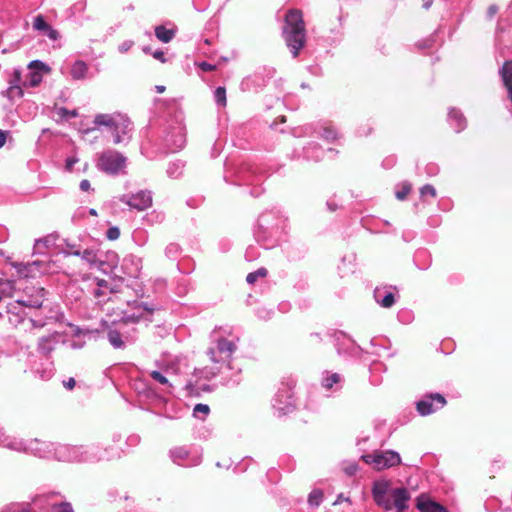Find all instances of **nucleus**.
<instances>
[{"instance_id":"f257e3e1","label":"nucleus","mask_w":512,"mask_h":512,"mask_svg":"<svg viewBox=\"0 0 512 512\" xmlns=\"http://www.w3.org/2000/svg\"><path fill=\"white\" fill-rule=\"evenodd\" d=\"M120 457V450L114 446L101 447L91 445H61L58 448V460L64 462H99Z\"/></svg>"},{"instance_id":"f03ea898","label":"nucleus","mask_w":512,"mask_h":512,"mask_svg":"<svg viewBox=\"0 0 512 512\" xmlns=\"http://www.w3.org/2000/svg\"><path fill=\"white\" fill-rule=\"evenodd\" d=\"M285 221L278 211L263 212L254 229L256 241L265 249L277 246L283 234Z\"/></svg>"},{"instance_id":"7ed1b4c3","label":"nucleus","mask_w":512,"mask_h":512,"mask_svg":"<svg viewBox=\"0 0 512 512\" xmlns=\"http://www.w3.org/2000/svg\"><path fill=\"white\" fill-rule=\"evenodd\" d=\"M282 37L292 57L297 58L306 43V28L301 10H288L282 27Z\"/></svg>"},{"instance_id":"20e7f679","label":"nucleus","mask_w":512,"mask_h":512,"mask_svg":"<svg viewBox=\"0 0 512 512\" xmlns=\"http://www.w3.org/2000/svg\"><path fill=\"white\" fill-rule=\"evenodd\" d=\"M20 287L22 291H18L15 303H9L7 306V312L14 314L20 318L19 312L16 311L17 305L33 309H43V302L45 296V289L42 287H35L27 285L26 281H20Z\"/></svg>"},{"instance_id":"39448f33","label":"nucleus","mask_w":512,"mask_h":512,"mask_svg":"<svg viewBox=\"0 0 512 512\" xmlns=\"http://www.w3.org/2000/svg\"><path fill=\"white\" fill-rule=\"evenodd\" d=\"M295 384L296 382L293 378H288L281 382L272 402L273 409L278 416L286 415L295 409L293 393Z\"/></svg>"},{"instance_id":"423d86ee","label":"nucleus","mask_w":512,"mask_h":512,"mask_svg":"<svg viewBox=\"0 0 512 512\" xmlns=\"http://www.w3.org/2000/svg\"><path fill=\"white\" fill-rule=\"evenodd\" d=\"M62 444L32 439L27 443H11L9 447L17 451L31 453L39 458H56L58 460V448Z\"/></svg>"},{"instance_id":"0eeeda50","label":"nucleus","mask_w":512,"mask_h":512,"mask_svg":"<svg viewBox=\"0 0 512 512\" xmlns=\"http://www.w3.org/2000/svg\"><path fill=\"white\" fill-rule=\"evenodd\" d=\"M127 158L116 150H106L99 155L97 168L109 175L125 173Z\"/></svg>"},{"instance_id":"6e6552de","label":"nucleus","mask_w":512,"mask_h":512,"mask_svg":"<svg viewBox=\"0 0 512 512\" xmlns=\"http://www.w3.org/2000/svg\"><path fill=\"white\" fill-rule=\"evenodd\" d=\"M276 70L273 67H259L252 75L245 77L240 88L245 92H258L263 89L270 79L275 76Z\"/></svg>"},{"instance_id":"1a4fd4ad","label":"nucleus","mask_w":512,"mask_h":512,"mask_svg":"<svg viewBox=\"0 0 512 512\" xmlns=\"http://www.w3.org/2000/svg\"><path fill=\"white\" fill-rule=\"evenodd\" d=\"M361 459L365 463L373 465L376 470L391 468L401 463L399 453L393 450L374 451L373 453L362 455Z\"/></svg>"},{"instance_id":"9d476101","label":"nucleus","mask_w":512,"mask_h":512,"mask_svg":"<svg viewBox=\"0 0 512 512\" xmlns=\"http://www.w3.org/2000/svg\"><path fill=\"white\" fill-rule=\"evenodd\" d=\"M332 340L337 353L345 357H357L360 355L361 347L342 331H335L327 334Z\"/></svg>"},{"instance_id":"9b49d317","label":"nucleus","mask_w":512,"mask_h":512,"mask_svg":"<svg viewBox=\"0 0 512 512\" xmlns=\"http://www.w3.org/2000/svg\"><path fill=\"white\" fill-rule=\"evenodd\" d=\"M119 201L128 205L131 209L143 211L152 205V192L150 190H140L135 194H123Z\"/></svg>"},{"instance_id":"f8f14e48","label":"nucleus","mask_w":512,"mask_h":512,"mask_svg":"<svg viewBox=\"0 0 512 512\" xmlns=\"http://www.w3.org/2000/svg\"><path fill=\"white\" fill-rule=\"evenodd\" d=\"M169 455L173 463L184 466V467H193L197 466L202 461L201 454L195 453L192 454L186 447H174L170 449Z\"/></svg>"},{"instance_id":"ddd939ff","label":"nucleus","mask_w":512,"mask_h":512,"mask_svg":"<svg viewBox=\"0 0 512 512\" xmlns=\"http://www.w3.org/2000/svg\"><path fill=\"white\" fill-rule=\"evenodd\" d=\"M446 405V399L439 393L426 395L417 402L416 408L420 415L427 416Z\"/></svg>"},{"instance_id":"4468645a","label":"nucleus","mask_w":512,"mask_h":512,"mask_svg":"<svg viewBox=\"0 0 512 512\" xmlns=\"http://www.w3.org/2000/svg\"><path fill=\"white\" fill-rule=\"evenodd\" d=\"M165 144L171 152H177L186 144V132L181 123L172 126L166 133Z\"/></svg>"},{"instance_id":"2eb2a0df","label":"nucleus","mask_w":512,"mask_h":512,"mask_svg":"<svg viewBox=\"0 0 512 512\" xmlns=\"http://www.w3.org/2000/svg\"><path fill=\"white\" fill-rule=\"evenodd\" d=\"M389 482L376 481L372 487V497L375 503L386 511L392 510V503L388 496L390 495Z\"/></svg>"},{"instance_id":"dca6fc26","label":"nucleus","mask_w":512,"mask_h":512,"mask_svg":"<svg viewBox=\"0 0 512 512\" xmlns=\"http://www.w3.org/2000/svg\"><path fill=\"white\" fill-rule=\"evenodd\" d=\"M239 179L242 181V184L255 186L249 191L252 197H259L263 193L264 190L259 185L262 178L256 175V168L253 166L245 165L240 172Z\"/></svg>"},{"instance_id":"f3484780","label":"nucleus","mask_w":512,"mask_h":512,"mask_svg":"<svg viewBox=\"0 0 512 512\" xmlns=\"http://www.w3.org/2000/svg\"><path fill=\"white\" fill-rule=\"evenodd\" d=\"M8 84V88L1 92L3 97H6L10 101L23 97L24 86L22 85V71L20 69H14L13 74L8 80Z\"/></svg>"},{"instance_id":"a211bd4d","label":"nucleus","mask_w":512,"mask_h":512,"mask_svg":"<svg viewBox=\"0 0 512 512\" xmlns=\"http://www.w3.org/2000/svg\"><path fill=\"white\" fill-rule=\"evenodd\" d=\"M29 71L22 79L24 87H36L42 82L41 71L48 69L47 66L40 60H33L28 65Z\"/></svg>"},{"instance_id":"6ab92c4d","label":"nucleus","mask_w":512,"mask_h":512,"mask_svg":"<svg viewBox=\"0 0 512 512\" xmlns=\"http://www.w3.org/2000/svg\"><path fill=\"white\" fill-rule=\"evenodd\" d=\"M159 307L154 303H147V302H134V312L132 314H129L126 316V319L128 321L132 322H138L141 319H145L147 321H150V316L153 314L154 311L158 310Z\"/></svg>"},{"instance_id":"aec40b11","label":"nucleus","mask_w":512,"mask_h":512,"mask_svg":"<svg viewBox=\"0 0 512 512\" xmlns=\"http://www.w3.org/2000/svg\"><path fill=\"white\" fill-rule=\"evenodd\" d=\"M388 496L392 503V509L395 508L396 512H403L408 508V502L411 496L410 492L405 487L391 489L390 495Z\"/></svg>"},{"instance_id":"412c9836","label":"nucleus","mask_w":512,"mask_h":512,"mask_svg":"<svg viewBox=\"0 0 512 512\" xmlns=\"http://www.w3.org/2000/svg\"><path fill=\"white\" fill-rule=\"evenodd\" d=\"M117 125L113 131V143L120 144L128 142L130 139V132L132 130L131 121L124 115H121V120L117 121Z\"/></svg>"},{"instance_id":"4be33fe9","label":"nucleus","mask_w":512,"mask_h":512,"mask_svg":"<svg viewBox=\"0 0 512 512\" xmlns=\"http://www.w3.org/2000/svg\"><path fill=\"white\" fill-rule=\"evenodd\" d=\"M96 285L97 287L93 289L92 294L99 303L108 301V296L110 294L117 293L119 291L116 285L113 286L104 279L96 278Z\"/></svg>"},{"instance_id":"5701e85b","label":"nucleus","mask_w":512,"mask_h":512,"mask_svg":"<svg viewBox=\"0 0 512 512\" xmlns=\"http://www.w3.org/2000/svg\"><path fill=\"white\" fill-rule=\"evenodd\" d=\"M33 29L40 32L43 36L48 37L52 41L60 38L59 32L48 24L43 15L39 14L34 18Z\"/></svg>"},{"instance_id":"b1692460","label":"nucleus","mask_w":512,"mask_h":512,"mask_svg":"<svg viewBox=\"0 0 512 512\" xmlns=\"http://www.w3.org/2000/svg\"><path fill=\"white\" fill-rule=\"evenodd\" d=\"M391 288V286L377 287L374 290V299L383 308H391L396 303L395 295L391 292Z\"/></svg>"},{"instance_id":"393cba45","label":"nucleus","mask_w":512,"mask_h":512,"mask_svg":"<svg viewBox=\"0 0 512 512\" xmlns=\"http://www.w3.org/2000/svg\"><path fill=\"white\" fill-rule=\"evenodd\" d=\"M416 506L420 512H448L444 506L430 500L424 494L417 498Z\"/></svg>"},{"instance_id":"a878e982","label":"nucleus","mask_w":512,"mask_h":512,"mask_svg":"<svg viewBox=\"0 0 512 512\" xmlns=\"http://www.w3.org/2000/svg\"><path fill=\"white\" fill-rule=\"evenodd\" d=\"M59 337L60 335L58 333H54L40 338L38 342V351L43 355H49L55 349Z\"/></svg>"},{"instance_id":"bb28decb","label":"nucleus","mask_w":512,"mask_h":512,"mask_svg":"<svg viewBox=\"0 0 512 512\" xmlns=\"http://www.w3.org/2000/svg\"><path fill=\"white\" fill-rule=\"evenodd\" d=\"M343 380L339 373L326 372L322 378V386L326 390L337 391L342 388Z\"/></svg>"},{"instance_id":"cd10ccee","label":"nucleus","mask_w":512,"mask_h":512,"mask_svg":"<svg viewBox=\"0 0 512 512\" xmlns=\"http://www.w3.org/2000/svg\"><path fill=\"white\" fill-rule=\"evenodd\" d=\"M448 121L454 130L459 133L466 128V119L461 111L451 108L448 113Z\"/></svg>"},{"instance_id":"c85d7f7f","label":"nucleus","mask_w":512,"mask_h":512,"mask_svg":"<svg viewBox=\"0 0 512 512\" xmlns=\"http://www.w3.org/2000/svg\"><path fill=\"white\" fill-rule=\"evenodd\" d=\"M19 290H21L20 281L0 279V293L5 297L16 299Z\"/></svg>"},{"instance_id":"c756f323","label":"nucleus","mask_w":512,"mask_h":512,"mask_svg":"<svg viewBox=\"0 0 512 512\" xmlns=\"http://www.w3.org/2000/svg\"><path fill=\"white\" fill-rule=\"evenodd\" d=\"M119 120H121V114H97L94 124L97 126H107L113 132Z\"/></svg>"},{"instance_id":"7c9ffc66","label":"nucleus","mask_w":512,"mask_h":512,"mask_svg":"<svg viewBox=\"0 0 512 512\" xmlns=\"http://www.w3.org/2000/svg\"><path fill=\"white\" fill-rule=\"evenodd\" d=\"M11 265L16 269L17 274L20 277L28 278L32 277L34 271L38 268L39 262H28V263H20V262H11Z\"/></svg>"},{"instance_id":"2f4dec72","label":"nucleus","mask_w":512,"mask_h":512,"mask_svg":"<svg viewBox=\"0 0 512 512\" xmlns=\"http://www.w3.org/2000/svg\"><path fill=\"white\" fill-rule=\"evenodd\" d=\"M154 33H155L156 38L159 41H161L163 43H169L176 36L177 28L176 27L167 28L164 25H158L155 27Z\"/></svg>"},{"instance_id":"473e14b6","label":"nucleus","mask_w":512,"mask_h":512,"mask_svg":"<svg viewBox=\"0 0 512 512\" xmlns=\"http://www.w3.org/2000/svg\"><path fill=\"white\" fill-rule=\"evenodd\" d=\"M217 352L224 355V358H230L231 355L236 351L237 345L232 340H227L223 337L217 340Z\"/></svg>"},{"instance_id":"72a5a7b5","label":"nucleus","mask_w":512,"mask_h":512,"mask_svg":"<svg viewBox=\"0 0 512 512\" xmlns=\"http://www.w3.org/2000/svg\"><path fill=\"white\" fill-rule=\"evenodd\" d=\"M80 257L91 266L100 268L104 264V261L101 259L99 252L94 249L83 250Z\"/></svg>"},{"instance_id":"f704fd0d","label":"nucleus","mask_w":512,"mask_h":512,"mask_svg":"<svg viewBox=\"0 0 512 512\" xmlns=\"http://www.w3.org/2000/svg\"><path fill=\"white\" fill-rule=\"evenodd\" d=\"M323 155L324 150L317 143H309V145L304 148V156L308 160L318 162L323 158Z\"/></svg>"},{"instance_id":"c9c22d12","label":"nucleus","mask_w":512,"mask_h":512,"mask_svg":"<svg viewBox=\"0 0 512 512\" xmlns=\"http://www.w3.org/2000/svg\"><path fill=\"white\" fill-rule=\"evenodd\" d=\"M499 74L506 88L512 85V60L504 62L499 70Z\"/></svg>"},{"instance_id":"e433bc0d","label":"nucleus","mask_w":512,"mask_h":512,"mask_svg":"<svg viewBox=\"0 0 512 512\" xmlns=\"http://www.w3.org/2000/svg\"><path fill=\"white\" fill-rule=\"evenodd\" d=\"M88 71V66L84 61H76L71 67V76L74 79H83Z\"/></svg>"},{"instance_id":"4c0bfd02","label":"nucleus","mask_w":512,"mask_h":512,"mask_svg":"<svg viewBox=\"0 0 512 512\" xmlns=\"http://www.w3.org/2000/svg\"><path fill=\"white\" fill-rule=\"evenodd\" d=\"M184 168V163L180 160L169 163L167 168V175L170 178L177 179L181 176Z\"/></svg>"},{"instance_id":"58836bf2","label":"nucleus","mask_w":512,"mask_h":512,"mask_svg":"<svg viewBox=\"0 0 512 512\" xmlns=\"http://www.w3.org/2000/svg\"><path fill=\"white\" fill-rule=\"evenodd\" d=\"M107 338L109 343L115 349H123L125 347V342L122 340V336L117 330H109L107 333Z\"/></svg>"},{"instance_id":"ea45409f","label":"nucleus","mask_w":512,"mask_h":512,"mask_svg":"<svg viewBox=\"0 0 512 512\" xmlns=\"http://www.w3.org/2000/svg\"><path fill=\"white\" fill-rule=\"evenodd\" d=\"M139 262H140V260L134 258L133 256L126 257L123 260L122 268L127 269L128 264L131 263L134 266V268L132 270H130L129 272H127V274L131 277L136 278V277H138L139 272H140Z\"/></svg>"},{"instance_id":"a19ab883","label":"nucleus","mask_w":512,"mask_h":512,"mask_svg":"<svg viewBox=\"0 0 512 512\" xmlns=\"http://www.w3.org/2000/svg\"><path fill=\"white\" fill-rule=\"evenodd\" d=\"M319 134L323 139L329 142L336 140L338 137L336 129L331 125L323 126Z\"/></svg>"},{"instance_id":"79ce46f5","label":"nucleus","mask_w":512,"mask_h":512,"mask_svg":"<svg viewBox=\"0 0 512 512\" xmlns=\"http://www.w3.org/2000/svg\"><path fill=\"white\" fill-rule=\"evenodd\" d=\"M323 502V492L321 489H314L308 496V503L312 507H318Z\"/></svg>"},{"instance_id":"37998d69","label":"nucleus","mask_w":512,"mask_h":512,"mask_svg":"<svg viewBox=\"0 0 512 512\" xmlns=\"http://www.w3.org/2000/svg\"><path fill=\"white\" fill-rule=\"evenodd\" d=\"M52 244L50 237H44L37 239L34 244V252L38 254H44L46 249Z\"/></svg>"},{"instance_id":"c03bdc74","label":"nucleus","mask_w":512,"mask_h":512,"mask_svg":"<svg viewBox=\"0 0 512 512\" xmlns=\"http://www.w3.org/2000/svg\"><path fill=\"white\" fill-rule=\"evenodd\" d=\"M210 413V407L207 404L198 403L193 408V415L196 418L204 420Z\"/></svg>"},{"instance_id":"a18cd8bd","label":"nucleus","mask_w":512,"mask_h":512,"mask_svg":"<svg viewBox=\"0 0 512 512\" xmlns=\"http://www.w3.org/2000/svg\"><path fill=\"white\" fill-rule=\"evenodd\" d=\"M181 254V247L177 243H170L165 248V255L168 259L176 260Z\"/></svg>"},{"instance_id":"49530a36","label":"nucleus","mask_w":512,"mask_h":512,"mask_svg":"<svg viewBox=\"0 0 512 512\" xmlns=\"http://www.w3.org/2000/svg\"><path fill=\"white\" fill-rule=\"evenodd\" d=\"M150 376L153 380L159 382L162 385L167 386V392L171 393L172 384L169 382L166 376H164L161 372L156 370L151 371Z\"/></svg>"},{"instance_id":"de8ad7c7","label":"nucleus","mask_w":512,"mask_h":512,"mask_svg":"<svg viewBox=\"0 0 512 512\" xmlns=\"http://www.w3.org/2000/svg\"><path fill=\"white\" fill-rule=\"evenodd\" d=\"M186 390L188 391V393L190 395H194V396H199L200 395V390L201 391H204V392H210L211 391V388L209 385L207 384H203L201 387H197V385L191 383V382H188L185 386Z\"/></svg>"},{"instance_id":"09e8293b","label":"nucleus","mask_w":512,"mask_h":512,"mask_svg":"<svg viewBox=\"0 0 512 512\" xmlns=\"http://www.w3.org/2000/svg\"><path fill=\"white\" fill-rule=\"evenodd\" d=\"M214 100L218 106H226V89L224 87H217L214 91Z\"/></svg>"},{"instance_id":"8fccbe9b","label":"nucleus","mask_w":512,"mask_h":512,"mask_svg":"<svg viewBox=\"0 0 512 512\" xmlns=\"http://www.w3.org/2000/svg\"><path fill=\"white\" fill-rule=\"evenodd\" d=\"M0 512H30V509L28 507V504L12 503L3 508Z\"/></svg>"},{"instance_id":"3c124183","label":"nucleus","mask_w":512,"mask_h":512,"mask_svg":"<svg viewBox=\"0 0 512 512\" xmlns=\"http://www.w3.org/2000/svg\"><path fill=\"white\" fill-rule=\"evenodd\" d=\"M267 273L268 272L266 268H259L258 270L249 273L246 277V281L249 284H254L258 280V278L265 277Z\"/></svg>"},{"instance_id":"603ef678","label":"nucleus","mask_w":512,"mask_h":512,"mask_svg":"<svg viewBox=\"0 0 512 512\" xmlns=\"http://www.w3.org/2000/svg\"><path fill=\"white\" fill-rule=\"evenodd\" d=\"M411 184L408 183V182H404L401 184V186L396 190V198L398 200H405L407 195L410 193L411 191Z\"/></svg>"},{"instance_id":"864d4df0","label":"nucleus","mask_w":512,"mask_h":512,"mask_svg":"<svg viewBox=\"0 0 512 512\" xmlns=\"http://www.w3.org/2000/svg\"><path fill=\"white\" fill-rule=\"evenodd\" d=\"M260 256L259 249L255 246H249L245 251L247 261H254Z\"/></svg>"},{"instance_id":"5fc2aeb1","label":"nucleus","mask_w":512,"mask_h":512,"mask_svg":"<svg viewBox=\"0 0 512 512\" xmlns=\"http://www.w3.org/2000/svg\"><path fill=\"white\" fill-rule=\"evenodd\" d=\"M165 218V215L162 212L152 211L150 214H147L146 220L150 223H161Z\"/></svg>"},{"instance_id":"6e6d98bb","label":"nucleus","mask_w":512,"mask_h":512,"mask_svg":"<svg viewBox=\"0 0 512 512\" xmlns=\"http://www.w3.org/2000/svg\"><path fill=\"white\" fill-rule=\"evenodd\" d=\"M50 512H73V509L69 503H61L52 505Z\"/></svg>"},{"instance_id":"4d7b16f0","label":"nucleus","mask_w":512,"mask_h":512,"mask_svg":"<svg viewBox=\"0 0 512 512\" xmlns=\"http://www.w3.org/2000/svg\"><path fill=\"white\" fill-rule=\"evenodd\" d=\"M47 318H48V316L39 317V318L31 317L29 319V322L31 323L33 328H43L46 325Z\"/></svg>"},{"instance_id":"13d9d810","label":"nucleus","mask_w":512,"mask_h":512,"mask_svg":"<svg viewBox=\"0 0 512 512\" xmlns=\"http://www.w3.org/2000/svg\"><path fill=\"white\" fill-rule=\"evenodd\" d=\"M420 194L422 197H424L426 195H430L431 197L434 198V197H436V190L432 185L426 184L423 187H421Z\"/></svg>"},{"instance_id":"bf43d9fd","label":"nucleus","mask_w":512,"mask_h":512,"mask_svg":"<svg viewBox=\"0 0 512 512\" xmlns=\"http://www.w3.org/2000/svg\"><path fill=\"white\" fill-rule=\"evenodd\" d=\"M106 237L112 241L117 240L120 237L119 228L116 226L110 227L106 232Z\"/></svg>"},{"instance_id":"052dcab7","label":"nucleus","mask_w":512,"mask_h":512,"mask_svg":"<svg viewBox=\"0 0 512 512\" xmlns=\"http://www.w3.org/2000/svg\"><path fill=\"white\" fill-rule=\"evenodd\" d=\"M434 37L431 36L429 38L423 39L417 43V47L419 49H429L433 46Z\"/></svg>"},{"instance_id":"680f3d73","label":"nucleus","mask_w":512,"mask_h":512,"mask_svg":"<svg viewBox=\"0 0 512 512\" xmlns=\"http://www.w3.org/2000/svg\"><path fill=\"white\" fill-rule=\"evenodd\" d=\"M344 472L348 476H354L358 471V465L356 463H350L343 468Z\"/></svg>"},{"instance_id":"e2e57ef3","label":"nucleus","mask_w":512,"mask_h":512,"mask_svg":"<svg viewBox=\"0 0 512 512\" xmlns=\"http://www.w3.org/2000/svg\"><path fill=\"white\" fill-rule=\"evenodd\" d=\"M395 163H396V157L394 155H391V156L386 157L382 161V166L385 169H390V168H392L395 165Z\"/></svg>"},{"instance_id":"0e129e2a","label":"nucleus","mask_w":512,"mask_h":512,"mask_svg":"<svg viewBox=\"0 0 512 512\" xmlns=\"http://www.w3.org/2000/svg\"><path fill=\"white\" fill-rule=\"evenodd\" d=\"M59 112H60V115H61L62 117H65L66 119H69V118H75V117H77V115H78V113H77V111H76V110H68V109H66V108H61V109L59 110Z\"/></svg>"},{"instance_id":"69168bd1","label":"nucleus","mask_w":512,"mask_h":512,"mask_svg":"<svg viewBox=\"0 0 512 512\" xmlns=\"http://www.w3.org/2000/svg\"><path fill=\"white\" fill-rule=\"evenodd\" d=\"M498 10H499V8L497 5H495V4L490 5L487 9L486 17L489 20L493 19V17L497 14Z\"/></svg>"},{"instance_id":"338daca9","label":"nucleus","mask_w":512,"mask_h":512,"mask_svg":"<svg viewBox=\"0 0 512 512\" xmlns=\"http://www.w3.org/2000/svg\"><path fill=\"white\" fill-rule=\"evenodd\" d=\"M78 162L77 157H68L65 161V168L67 171H71L74 167V165Z\"/></svg>"},{"instance_id":"774afa93","label":"nucleus","mask_w":512,"mask_h":512,"mask_svg":"<svg viewBox=\"0 0 512 512\" xmlns=\"http://www.w3.org/2000/svg\"><path fill=\"white\" fill-rule=\"evenodd\" d=\"M439 171V168L436 164H433V163H430L426 166V173L429 175V176H434L438 173Z\"/></svg>"}]
</instances>
